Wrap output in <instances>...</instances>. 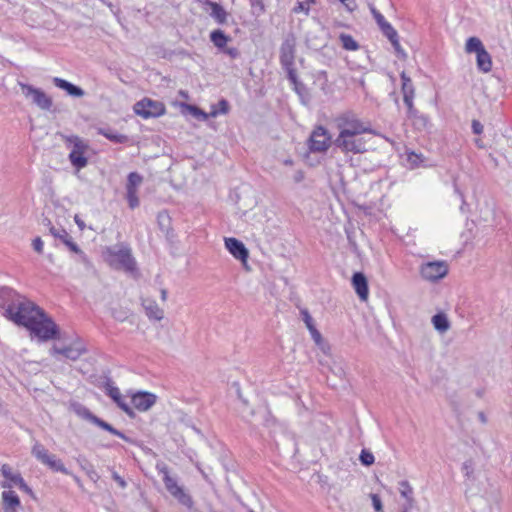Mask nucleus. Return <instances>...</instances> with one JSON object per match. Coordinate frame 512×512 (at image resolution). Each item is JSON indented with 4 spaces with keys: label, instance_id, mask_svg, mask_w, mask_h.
<instances>
[{
    "label": "nucleus",
    "instance_id": "nucleus-22",
    "mask_svg": "<svg viewBox=\"0 0 512 512\" xmlns=\"http://www.w3.org/2000/svg\"><path fill=\"white\" fill-rule=\"evenodd\" d=\"M2 506L4 512H18L21 508L20 498L13 490L3 491Z\"/></svg>",
    "mask_w": 512,
    "mask_h": 512
},
{
    "label": "nucleus",
    "instance_id": "nucleus-24",
    "mask_svg": "<svg viewBox=\"0 0 512 512\" xmlns=\"http://www.w3.org/2000/svg\"><path fill=\"white\" fill-rule=\"evenodd\" d=\"M53 83L56 87L65 90L70 96L82 97L85 94V92L82 88H80L79 86H76L62 78H59V77L53 78Z\"/></svg>",
    "mask_w": 512,
    "mask_h": 512
},
{
    "label": "nucleus",
    "instance_id": "nucleus-53",
    "mask_svg": "<svg viewBox=\"0 0 512 512\" xmlns=\"http://www.w3.org/2000/svg\"><path fill=\"white\" fill-rule=\"evenodd\" d=\"M339 1L350 12L354 11L356 9V7H357L355 0H339Z\"/></svg>",
    "mask_w": 512,
    "mask_h": 512
},
{
    "label": "nucleus",
    "instance_id": "nucleus-44",
    "mask_svg": "<svg viewBox=\"0 0 512 512\" xmlns=\"http://www.w3.org/2000/svg\"><path fill=\"white\" fill-rule=\"evenodd\" d=\"M218 106H219L218 110H214V111L211 112V114L213 116H216L219 113L226 114L229 111V104H228V102L225 99H221L218 102Z\"/></svg>",
    "mask_w": 512,
    "mask_h": 512
},
{
    "label": "nucleus",
    "instance_id": "nucleus-64",
    "mask_svg": "<svg viewBox=\"0 0 512 512\" xmlns=\"http://www.w3.org/2000/svg\"><path fill=\"white\" fill-rule=\"evenodd\" d=\"M478 417H479V419H480V421L482 423H486L487 419H486V416H485V414L483 412H479L478 413Z\"/></svg>",
    "mask_w": 512,
    "mask_h": 512
},
{
    "label": "nucleus",
    "instance_id": "nucleus-31",
    "mask_svg": "<svg viewBox=\"0 0 512 512\" xmlns=\"http://www.w3.org/2000/svg\"><path fill=\"white\" fill-rule=\"evenodd\" d=\"M143 182V177L137 172L129 173L127 177L126 191H137Z\"/></svg>",
    "mask_w": 512,
    "mask_h": 512
},
{
    "label": "nucleus",
    "instance_id": "nucleus-6",
    "mask_svg": "<svg viewBox=\"0 0 512 512\" xmlns=\"http://www.w3.org/2000/svg\"><path fill=\"white\" fill-rule=\"evenodd\" d=\"M32 455L43 465L47 466L54 472H61L70 475V471L65 467L61 459L49 451L39 442H35L31 450Z\"/></svg>",
    "mask_w": 512,
    "mask_h": 512
},
{
    "label": "nucleus",
    "instance_id": "nucleus-45",
    "mask_svg": "<svg viewBox=\"0 0 512 512\" xmlns=\"http://www.w3.org/2000/svg\"><path fill=\"white\" fill-rule=\"evenodd\" d=\"M302 314V319L304 321V323L306 324V327L308 328V330H311L312 328L315 327L314 325V321H313V318L311 317V315L309 314V312L307 310H304L301 312Z\"/></svg>",
    "mask_w": 512,
    "mask_h": 512
},
{
    "label": "nucleus",
    "instance_id": "nucleus-13",
    "mask_svg": "<svg viewBox=\"0 0 512 512\" xmlns=\"http://www.w3.org/2000/svg\"><path fill=\"white\" fill-rule=\"evenodd\" d=\"M20 86L25 97L30 98L39 108L49 110L52 107V99L41 89L23 83Z\"/></svg>",
    "mask_w": 512,
    "mask_h": 512
},
{
    "label": "nucleus",
    "instance_id": "nucleus-37",
    "mask_svg": "<svg viewBox=\"0 0 512 512\" xmlns=\"http://www.w3.org/2000/svg\"><path fill=\"white\" fill-rule=\"evenodd\" d=\"M252 12L256 16H260L265 12V5L263 0H249Z\"/></svg>",
    "mask_w": 512,
    "mask_h": 512
},
{
    "label": "nucleus",
    "instance_id": "nucleus-10",
    "mask_svg": "<svg viewBox=\"0 0 512 512\" xmlns=\"http://www.w3.org/2000/svg\"><path fill=\"white\" fill-rule=\"evenodd\" d=\"M25 299V296L20 295L14 289L10 287H1L0 308L3 310L2 314L7 318Z\"/></svg>",
    "mask_w": 512,
    "mask_h": 512
},
{
    "label": "nucleus",
    "instance_id": "nucleus-58",
    "mask_svg": "<svg viewBox=\"0 0 512 512\" xmlns=\"http://www.w3.org/2000/svg\"><path fill=\"white\" fill-rule=\"evenodd\" d=\"M408 160L413 163V164H417L418 162H422V158H421V155L420 154H416L414 152L410 153L408 155Z\"/></svg>",
    "mask_w": 512,
    "mask_h": 512
},
{
    "label": "nucleus",
    "instance_id": "nucleus-30",
    "mask_svg": "<svg viewBox=\"0 0 512 512\" xmlns=\"http://www.w3.org/2000/svg\"><path fill=\"white\" fill-rule=\"evenodd\" d=\"M400 78L402 81L401 91H402L403 97L405 95L406 96H414L415 89H414L411 78L404 71L400 74Z\"/></svg>",
    "mask_w": 512,
    "mask_h": 512
},
{
    "label": "nucleus",
    "instance_id": "nucleus-63",
    "mask_svg": "<svg viewBox=\"0 0 512 512\" xmlns=\"http://www.w3.org/2000/svg\"><path fill=\"white\" fill-rule=\"evenodd\" d=\"M167 290L166 289H161V300L162 301H166L167 300Z\"/></svg>",
    "mask_w": 512,
    "mask_h": 512
},
{
    "label": "nucleus",
    "instance_id": "nucleus-17",
    "mask_svg": "<svg viewBox=\"0 0 512 512\" xmlns=\"http://www.w3.org/2000/svg\"><path fill=\"white\" fill-rule=\"evenodd\" d=\"M86 352V347L80 341H77L72 345L66 347L53 346L51 350L52 355L59 354L72 361L79 359L80 356Z\"/></svg>",
    "mask_w": 512,
    "mask_h": 512
},
{
    "label": "nucleus",
    "instance_id": "nucleus-20",
    "mask_svg": "<svg viewBox=\"0 0 512 512\" xmlns=\"http://www.w3.org/2000/svg\"><path fill=\"white\" fill-rule=\"evenodd\" d=\"M352 285L355 289L356 294L361 300H367L369 289L368 281L364 273L355 272L352 276Z\"/></svg>",
    "mask_w": 512,
    "mask_h": 512
},
{
    "label": "nucleus",
    "instance_id": "nucleus-59",
    "mask_svg": "<svg viewBox=\"0 0 512 512\" xmlns=\"http://www.w3.org/2000/svg\"><path fill=\"white\" fill-rule=\"evenodd\" d=\"M112 478L119 484V486L121 488L126 487V485H127L126 481L121 476H119L116 472H113Z\"/></svg>",
    "mask_w": 512,
    "mask_h": 512
},
{
    "label": "nucleus",
    "instance_id": "nucleus-50",
    "mask_svg": "<svg viewBox=\"0 0 512 512\" xmlns=\"http://www.w3.org/2000/svg\"><path fill=\"white\" fill-rule=\"evenodd\" d=\"M471 128L476 135H480L483 132V125L476 119L472 120Z\"/></svg>",
    "mask_w": 512,
    "mask_h": 512
},
{
    "label": "nucleus",
    "instance_id": "nucleus-16",
    "mask_svg": "<svg viewBox=\"0 0 512 512\" xmlns=\"http://www.w3.org/2000/svg\"><path fill=\"white\" fill-rule=\"evenodd\" d=\"M330 140L328 131L324 127L318 126L309 138V148L313 152H325L330 146Z\"/></svg>",
    "mask_w": 512,
    "mask_h": 512
},
{
    "label": "nucleus",
    "instance_id": "nucleus-62",
    "mask_svg": "<svg viewBox=\"0 0 512 512\" xmlns=\"http://www.w3.org/2000/svg\"><path fill=\"white\" fill-rule=\"evenodd\" d=\"M163 219L168 220V217H167V216H164V215H162V214H159V215H158V222H159V225H160V227H161V229H162V230H163V226H164V223L162 222V221H163Z\"/></svg>",
    "mask_w": 512,
    "mask_h": 512
},
{
    "label": "nucleus",
    "instance_id": "nucleus-40",
    "mask_svg": "<svg viewBox=\"0 0 512 512\" xmlns=\"http://www.w3.org/2000/svg\"><path fill=\"white\" fill-rule=\"evenodd\" d=\"M390 42H391L396 54L398 55V57H400L401 59H406L407 54L405 53V51L403 50V48L400 45L399 36L391 39Z\"/></svg>",
    "mask_w": 512,
    "mask_h": 512
},
{
    "label": "nucleus",
    "instance_id": "nucleus-52",
    "mask_svg": "<svg viewBox=\"0 0 512 512\" xmlns=\"http://www.w3.org/2000/svg\"><path fill=\"white\" fill-rule=\"evenodd\" d=\"M462 470L465 472V475L467 477H470V475L473 472V463H472V461H470V460L465 461L463 463V465H462Z\"/></svg>",
    "mask_w": 512,
    "mask_h": 512
},
{
    "label": "nucleus",
    "instance_id": "nucleus-36",
    "mask_svg": "<svg viewBox=\"0 0 512 512\" xmlns=\"http://www.w3.org/2000/svg\"><path fill=\"white\" fill-rule=\"evenodd\" d=\"M291 83L294 85V89L296 91V93L302 98V100L304 99L305 96L308 95V91H307V88L306 86L300 82L297 78V74L295 73V80H290Z\"/></svg>",
    "mask_w": 512,
    "mask_h": 512
},
{
    "label": "nucleus",
    "instance_id": "nucleus-23",
    "mask_svg": "<svg viewBox=\"0 0 512 512\" xmlns=\"http://www.w3.org/2000/svg\"><path fill=\"white\" fill-rule=\"evenodd\" d=\"M142 306L149 319L160 321L164 318V311L158 306L155 300L149 298L142 299Z\"/></svg>",
    "mask_w": 512,
    "mask_h": 512
},
{
    "label": "nucleus",
    "instance_id": "nucleus-26",
    "mask_svg": "<svg viewBox=\"0 0 512 512\" xmlns=\"http://www.w3.org/2000/svg\"><path fill=\"white\" fill-rule=\"evenodd\" d=\"M210 41L220 52H222L227 47V43L231 41V38L221 29H216L210 33Z\"/></svg>",
    "mask_w": 512,
    "mask_h": 512
},
{
    "label": "nucleus",
    "instance_id": "nucleus-4",
    "mask_svg": "<svg viewBox=\"0 0 512 512\" xmlns=\"http://www.w3.org/2000/svg\"><path fill=\"white\" fill-rule=\"evenodd\" d=\"M465 51L466 53L476 54V65L479 71L489 73L492 70V57L478 37H470L467 39Z\"/></svg>",
    "mask_w": 512,
    "mask_h": 512
},
{
    "label": "nucleus",
    "instance_id": "nucleus-43",
    "mask_svg": "<svg viewBox=\"0 0 512 512\" xmlns=\"http://www.w3.org/2000/svg\"><path fill=\"white\" fill-rule=\"evenodd\" d=\"M380 30L389 39V41L398 36L397 31L392 27V25L389 22L382 28H380Z\"/></svg>",
    "mask_w": 512,
    "mask_h": 512
},
{
    "label": "nucleus",
    "instance_id": "nucleus-61",
    "mask_svg": "<svg viewBox=\"0 0 512 512\" xmlns=\"http://www.w3.org/2000/svg\"><path fill=\"white\" fill-rule=\"evenodd\" d=\"M193 110L195 115H201L204 119L207 118V114L201 111L199 108L194 107Z\"/></svg>",
    "mask_w": 512,
    "mask_h": 512
},
{
    "label": "nucleus",
    "instance_id": "nucleus-1",
    "mask_svg": "<svg viewBox=\"0 0 512 512\" xmlns=\"http://www.w3.org/2000/svg\"><path fill=\"white\" fill-rule=\"evenodd\" d=\"M336 127L339 130L337 138H348L362 134L377 135L370 122L362 121L353 111H345L335 118Z\"/></svg>",
    "mask_w": 512,
    "mask_h": 512
},
{
    "label": "nucleus",
    "instance_id": "nucleus-2",
    "mask_svg": "<svg viewBox=\"0 0 512 512\" xmlns=\"http://www.w3.org/2000/svg\"><path fill=\"white\" fill-rule=\"evenodd\" d=\"M105 259L113 269L123 270L130 274L138 272L136 260L131 249L126 245L108 247L105 251Z\"/></svg>",
    "mask_w": 512,
    "mask_h": 512
},
{
    "label": "nucleus",
    "instance_id": "nucleus-9",
    "mask_svg": "<svg viewBox=\"0 0 512 512\" xmlns=\"http://www.w3.org/2000/svg\"><path fill=\"white\" fill-rule=\"evenodd\" d=\"M67 142L73 144V148L69 154V160L78 170L84 168L88 164V159L84 153L88 149V145L78 136H70Z\"/></svg>",
    "mask_w": 512,
    "mask_h": 512
},
{
    "label": "nucleus",
    "instance_id": "nucleus-11",
    "mask_svg": "<svg viewBox=\"0 0 512 512\" xmlns=\"http://www.w3.org/2000/svg\"><path fill=\"white\" fill-rule=\"evenodd\" d=\"M165 110V105L162 102L149 98H144L134 105V112L145 119L161 116Z\"/></svg>",
    "mask_w": 512,
    "mask_h": 512
},
{
    "label": "nucleus",
    "instance_id": "nucleus-55",
    "mask_svg": "<svg viewBox=\"0 0 512 512\" xmlns=\"http://www.w3.org/2000/svg\"><path fill=\"white\" fill-rule=\"evenodd\" d=\"M112 316L118 321H124L127 318V313L124 311L113 310Z\"/></svg>",
    "mask_w": 512,
    "mask_h": 512
},
{
    "label": "nucleus",
    "instance_id": "nucleus-54",
    "mask_svg": "<svg viewBox=\"0 0 512 512\" xmlns=\"http://www.w3.org/2000/svg\"><path fill=\"white\" fill-rule=\"evenodd\" d=\"M79 255V261L84 264L87 268L92 267V264L90 260L88 259L87 255L81 250V252L78 253Z\"/></svg>",
    "mask_w": 512,
    "mask_h": 512
},
{
    "label": "nucleus",
    "instance_id": "nucleus-46",
    "mask_svg": "<svg viewBox=\"0 0 512 512\" xmlns=\"http://www.w3.org/2000/svg\"><path fill=\"white\" fill-rule=\"evenodd\" d=\"M372 505L377 512H382L383 505L381 498L377 494H371Z\"/></svg>",
    "mask_w": 512,
    "mask_h": 512
},
{
    "label": "nucleus",
    "instance_id": "nucleus-42",
    "mask_svg": "<svg viewBox=\"0 0 512 512\" xmlns=\"http://www.w3.org/2000/svg\"><path fill=\"white\" fill-rule=\"evenodd\" d=\"M413 98L414 96H404L403 97V101L405 103V105L407 106V113H408V116L409 117H414L416 116V109L414 108V105H413Z\"/></svg>",
    "mask_w": 512,
    "mask_h": 512
},
{
    "label": "nucleus",
    "instance_id": "nucleus-7",
    "mask_svg": "<svg viewBox=\"0 0 512 512\" xmlns=\"http://www.w3.org/2000/svg\"><path fill=\"white\" fill-rule=\"evenodd\" d=\"M75 413L80 416L81 418L93 423L94 425L98 426L99 428L106 430L110 432L111 434L120 437L121 439L129 442L130 439L121 431L114 428L111 424L107 423L106 421L102 420L101 418L94 415L87 407L77 404L74 406Z\"/></svg>",
    "mask_w": 512,
    "mask_h": 512
},
{
    "label": "nucleus",
    "instance_id": "nucleus-32",
    "mask_svg": "<svg viewBox=\"0 0 512 512\" xmlns=\"http://www.w3.org/2000/svg\"><path fill=\"white\" fill-rule=\"evenodd\" d=\"M172 496L176 498L178 502L181 503L183 506L189 509L193 507L194 502L192 497L188 493H186L182 487L178 491H176Z\"/></svg>",
    "mask_w": 512,
    "mask_h": 512
},
{
    "label": "nucleus",
    "instance_id": "nucleus-39",
    "mask_svg": "<svg viewBox=\"0 0 512 512\" xmlns=\"http://www.w3.org/2000/svg\"><path fill=\"white\" fill-rule=\"evenodd\" d=\"M126 198L131 209H135L139 206V198L137 196V191H126Z\"/></svg>",
    "mask_w": 512,
    "mask_h": 512
},
{
    "label": "nucleus",
    "instance_id": "nucleus-51",
    "mask_svg": "<svg viewBox=\"0 0 512 512\" xmlns=\"http://www.w3.org/2000/svg\"><path fill=\"white\" fill-rule=\"evenodd\" d=\"M33 249L41 254L43 252V241L40 237H36L32 242Z\"/></svg>",
    "mask_w": 512,
    "mask_h": 512
},
{
    "label": "nucleus",
    "instance_id": "nucleus-29",
    "mask_svg": "<svg viewBox=\"0 0 512 512\" xmlns=\"http://www.w3.org/2000/svg\"><path fill=\"white\" fill-rule=\"evenodd\" d=\"M399 492L401 496L406 499L408 506L412 507L414 502L413 488L407 480H402L399 482Z\"/></svg>",
    "mask_w": 512,
    "mask_h": 512
},
{
    "label": "nucleus",
    "instance_id": "nucleus-49",
    "mask_svg": "<svg viewBox=\"0 0 512 512\" xmlns=\"http://www.w3.org/2000/svg\"><path fill=\"white\" fill-rule=\"evenodd\" d=\"M72 252L78 254L81 252L79 246L72 240L71 236L63 242Z\"/></svg>",
    "mask_w": 512,
    "mask_h": 512
},
{
    "label": "nucleus",
    "instance_id": "nucleus-18",
    "mask_svg": "<svg viewBox=\"0 0 512 512\" xmlns=\"http://www.w3.org/2000/svg\"><path fill=\"white\" fill-rule=\"evenodd\" d=\"M225 247L236 259L243 263L247 261L249 252L240 240L233 237L225 238Z\"/></svg>",
    "mask_w": 512,
    "mask_h": 512
},
{
    "label": "nucleus",
    "instance_id": "nucleus-47",
    "mask_svg": "<svg viewBox=\"0 0 512 512\" xmlns=\"http://www.w3.org/2000/svg\"><path fill=\"white\" fill-rule=\"evenodd\" d=\"M222 53L228 55L231 59H236L240 56V51L236 47H226Z\"/></svg>",
    "mask_w": 512,
    "mask_h": 512
},
{
    "label": "nucleus",
    "instance_id": "nucleus-34",
    "mask_svg": "<svg viewBox=\"0 0 512 512\" xmlns=\"http://www.w3.org/2000/svg\"><path fill=\"white\" fill-rule=\"evenodd\" d=\"M47 224L50 226L49 231L50 233L55 237L60 239L62 242L66 241L70 235L64 228H56L51 225V221L49 219H46Z\"/></svg>",
    "mask_w": 512,
    "mask_h": 512
},
{
    "label": "nucleus",
    "instance_id": "nucleus-5",
    "mask_svg": "<svg viewBox=\"0 0 512 512\" xmlns=\"http://www.w3.org/2000/svg\"><path fill=\"white\" fill-rule=\"evenodd\" d=\"M28 330L43 341L56 339L59 336L58 326L45 312L43 316H38V318L34 320V323Z\"/></svg>",
    "mask_w": 512,
    "mask_h": 512
},
{
    "label": "nucleus",
    "instance_id": "nucleus-21",
    "mask_svg": "<svg viewBox=\"0 0 512 512\" xmlns=\"http://www.w3.org/2000/svg\"><path fill=\"white\" fill-rule=\"evenodd\" d=\"M106 393L109 397L113 399V401L117 404V406L124 411L128 416L133 417L134 411L133 409L126 403L124 398L122 397L120 390L112 386L110 384H107L106 387Z\"/></svg>",
    "mask_w": 512,
    "mask_h": 512
},
{
    "label": "nucleus",
    "instance_id": "nucleus-38",
    "mask_svg": "<svg viewBox=\"0 0 512 512\" xmlns=\"http://www.w3.org/2000/svg\"><path fill=\"white\" fill-rule=\"evenodd\" d=\"M359 460L362 465L370 466L374 463V456L369 450L363 449L360 453Z\"/></svg>",
    "mask_w": 512,
    "mask_h": 512
},
{
    "label": "nucleus",
    "instance_id": "nucleus-14",
    "mask_svg": "<svg viewBox=\"0 0 512 512\" xmlns=\"http://www.w3.org/2000/svg\"><path fill=\"white\" fill-rule=\"evenodd\" d=\"M335 145L345 153L361 154L368 151L366 140L360 136L336 138Z\"/></svg>",
    "mask_w": 512,
    "mask_h": 512
},
{
    "label": "nucleus",
    "instance_id": "nucleus-35",
    "mask_svg": "<svg viewBox=\"0 0 512 512\" xmlns=\"http://www.w3.org/2000/svg\"><path fill=\"white\" fill-rule=\"evenodd\" d=\"M163 482L167 491L173 495L176 491H178L181 487L177 484V481L171 476H167L163 478Z\"/></svg>",
    "mask_w": 512,
    "mask_h": 512
},
{
    "label": "nucleus",
    "instance_id": "nucleus-33",
    "mask_svg": "<svg viewBox=\"0 0 512 512\" xmlns=\"http://www.w3.org/2000/svg\"><path fill=\"white\" fill-rule=\"evenodd\" d=\"M339 39L345 50L355 51L359 48L358 43L349 34L341 33Z\"/></svg>",
    "mask_w": 512,
    "mask_h": 512
},
{
    "label": "nucleus",
    "instance_id": "nucleus-25",
    "mask_svg": "<svg viewBox=\"0 0 512 512\" xmlns=\"http://www.w3.org/2000/svg\"><path fill=\"white\" fill-rule=\"evenodd\" d=\"M206 4L211 8L210 16L218 24L223 25L227 23L229 14L219 3L207 0Z\"/></svg>",
    "mask_w": 512,
    "mask_h": 512
},
{
    "label": "nucleus",
    "instance_id": "nucleus-12",
    "mask_svg": "<svg viewBox=\"0 0 512 512\" xmlns=\"http://www.w3.org/2000/svg\"><path fill=\"white\" fill-rule=\"evenodd\" d=\"M448 273V264L445 261H431L422 264L420 274L423 279L436 282Z\"/></svg>",
    "mask_w": 512,
    "mask_h": 512
},
{
    "label": "nucleus",
    "instance_id": "nucleus-19",
    "mask_svg": "<svg viewBox=\"0 0 512 512\" xmlns=\"http://www.w3.org/2000/svg\"><path fill=\"white\" fill-rule=\"evenodd\" d=\"M132 404L139 411H147L156 402V395L149 392H138L132 396Z\"/></svg>",
    "mask_w": 512,
    "mask_h": 512
},
{
    "label": "nucleus",
    "instance_id": "nucleus-48",
    "mask_svg": "<svg viewBox=\"0 0 512 512\" xmlns=\"http://www.w3.org/2000/svg\"><path fill=\"white\" fill-rule=\"evenodd\" d=\"M310 8L304 2H298L297 5L293 8L294 13L304 12L306 15H309Z\"/></svg>",
    "mask_w": 512,
    "mask_h": 512
},
{
    "label": "nucleus",
    "instance_id": "nucleus-27",
    "mask_svg": "<svg viewBox=\"0 0 512 512\" xmlns=\"http://www.w3.org/2000/svg\"><path fill=\"white\" fill-rule=\"evenodd\" d=\"M98 134L114 143L125 144L129 141V137L127 135L120 134L111 128H99Z\"/></svg>",
    "mask_w": 512,
    "mask_h": 512
},
{
    "label": "nucleus",
    "instance_id": "nucleus-28",
    "mask_svg": "<svg viewBox=\"0 0 512 512\" xmlns=\"http://www.w3.org/2000/svg\"><path fill=\"white\" fill-rule=\"evenodd\" d=\"M431 321H432L434 328L437 331H439L440 333H444V332L448 331V329L450 328V322L445 313L435 314L432 317Z\"/></svg>",
    "mask_w": 512,
    "mask_h": 512
},
{
    "label": "nucleus",
    "instance_id": "nucleus-8",
    "mask_svg": "<svg viewBox=\"0 0 512 512\" xmlns=\"http://www.w3.org/2000/svg\"><path fill=\"white\" fill-rule=\"evenodd\" d=\"M294 59L295 41L294 39H286L280 47V63L287 72L289 80H295Z\"/></svg>",
    "mask_w": 512,
    "mask_h": 512
},
{
    "label": "nucleus",
    "instance_id": "nucleus-41",
    "mask_svg": "<svg viewBox=\"0 0 512 512\" xmlns=\"http://www.w3.org/2000/svg\"><path fill=\"white\" fill-rule=\"evenodd\" d=\"M371 14L373 15L376 23L378 24L379 28H382L384 25H386L388 22L385 20L384 16L374 7H370Z\"/></svg>",
    "mask_w": 512,
    "mask_h": 512
},
{
    "label": "nucleus",
    "instance_id": "nucleus-57",
    "mask_svg": "<svg viewBox=\"0 0 512 512\" xmlns=\"http://www.w3.org/2000/svg\"><path fill=\"white\" fill-rule=\"evenodd\" d=\"M310 333H311V336L313 338V340L318 344L320 343V341L322 340V336H321V333L317 330L316 327L312 328L311 330H309Z\"/></svg>",
    "mask_w": 512,
    "mask_h": 512
},
{
    "label": "nucleus",
    "instance_id": "nucleus-3",
    "mask_svg": "<svg viewBox=\"0 0 512 512\" xmlns=\"http://www.w3.org/2000/svg\"><path fill=\"white\" fill-rule=\"evenodd\" d=\"M44 310L29 299H25L19 306L7 317L13 323L24 326L27 329L34 323L38 316H43Z\"/></svg>",
    "mask_w": 512,
    "mask_h": 512
},
{
    "label": "nucleus",
    "instance_id": "nucleus-60",
    "mask_svg": "<svg viewBox=\"0 0 512 512\" xmlns=\"http://www.w3.org/2000/svg\"><path fill=\"white\" fill-rule=\"evenodd\" d=\"M74 221H75V223L77 224V226L79 227V229L81 231L84 230L85 223H84V221L78 215H75Z\"/></svg>",
    "mask_w": 512,
    "mask_h": 512
},
{
    "label": "nucleus",
    "instance_id": "nucleus-56",
    "mask_svg": "<svg viewBox=\"0 0 512 512\" xmlns=\"http://www.w3.org/2000/svg\"><path fill=\"white\" fill-rule=\"evenodd\" d=\"M157 470L159 471L160 474L163 475V478L170 476L169 468L167 467L166 464H157Z\"/></svg>",
    "mask_w": 512,
    "mask_h": 512
},
{
    "label": "nucleus",
    "instance_id": "nucleus-15",
    "mask_svg": "<svg viewBox=\"0 0 512 512\" xmlns=\"http://www.w3.org/2000/svg\"><path fill=\"white\" fill-rule=\"evenodd\" d=\"M2 475L7 481H4L1 486L5 489H10L13 485L29 494L33 495L32 489L26 484L20 473H13L11 467L8 464H4L1 468Z\"/></svg>",
    "mask_w": 512,
    "mask_h": 512
}]
</instances>
